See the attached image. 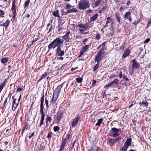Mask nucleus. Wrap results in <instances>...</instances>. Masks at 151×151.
<instances>
[{
	"instance_id": "nucleus-1",
	"label": "nucleus",
	"mask_w": 151,
	"mask_h": 151,
	"mask_svg": "<svg viewBox=\"0 0 151 151\" xmlns=\"http://www.w3.org/2000/svg\"><path fill=\"white\" fill-rule=\"evenodd\" d=\"M63 40L58 37L54 40L48 46L49 50H54L57 47H60L63 44Z\"/></svg>"
},
{
	"instance_id": "nucleus-2",
	"label": "nucleus",
	"mask_w": 151,
	"mask_h": 151,
	"mask_svg": "<svg viewBox=\"0 0 151 151\" xmlns=\"http://www.w3.org/2000/svg\"><path fill=\"white\" fill-rule=\"evenodd\" d=\"M89 7V2L86 0H81L78 4V8L81 10L88 8Z\"/></svg>"
},
{
	"instance_id": "nucleus-3",
	"label": "nucleus",
	"mask_w": 151,
	"mask_h": 151,
	"mask_svg": "<svg viewBox=\"0 0 151 151\" xmlns=\"http://www.w3.org/2000/svg\"><path fill=\"white\" fill-rule=\"evenodd\" d=\"M78 27L81 29H79V30L81 32V34H86V32H85V31H87L90 28V25L88 24H80L78 25Z\"/></svg>"
},
{
	"instance_id": "nucleus-4",
	"label": "nucleus",
	"mask_w": 151,
	"mask_h": 151,
	"mask_svg": "<svg viewBox=\"0 0 151 151\" xmlns=\"http://www.w3.org/2000/svg\"><path fill=\"white\" fill-rule=\"evenodd\" d=\"M121 130L119 129L114 127L111 129V131H110V135L113 137H115L119 135V132H120Z\"/></svg>"
},
{
	"instance_id": "nucleus-5",
	"label": "nucleus",
	"mask_w": 151,
	"mask_h": 151,
	"mask_svg": "<svg viewBox=\"0 0 151 151\" xmlns=\"http://www.w3.org/2000/svg\"><path fill=\"white\" fill-rule=\"evenodd\" d=\"M55 52L57 56H60V57H58L57 59L60 60H63V58L62 56L64 55L65 54L64 51L61 50L60 47H57L55 50Z\"/></svg>"
},
{
	"instance_id": "nucleus-6",
	"label": "nucleus",
	"mask_w": 151,
	"mask_h": 151,
	"mask_svg": "<svg viewBox=\"0 0 151 151\" xmlns=\"http://www.w3.org/2000/svg\"><path fill=\"white\" fill-rule=\"evenodd\" d=\"M70 136V135L68 134L66 138H63L60 147V151H63V150L67 141L69 140Z\"/></svg>"
},
{
	"instance_id": "nucleus-7",
	"label": "nucleus",
	"mask_w": 151,
	"mask_h": 151,
	"mask_svg": "<svg viewBox=\"0 0 151 151\" xmlns=\"http://www.w3.org/2000/svg\"><path fill=\"white\" fill-rule=\"evenodd\" d=\"M103 50L101 48L99 52L97 53L95 57V62H97L98 63L102 59L103 57L102 54L103 52Z\"/></svg>"
},
{
	"instance_id": "nucleus-8",
	"label": "nucleus",
	"mask_w": 151,
	"mask_h": 151,
	"mask_svg": "<svg viewBox=\"0 0 151 151\" xmlns=\"http://www.w3.org/2000/svg\"><path fill=\"white\" fill-rule=\"evenodd\" d=\"M71 33L70 31H67L65 35L63 36L62 38L66 42H70L71 39Z\"/></svg>"
},
{
	"instance_id": "nucleus-9",
	"label": "nucleus",
	"mask_w": 151,
	"mask_h": 151,
	"mask_svg": "<svg viewBox=\"0 0 151 151\" xmlns=\"http://www.w3.org/2000/svg\"><path fill=\"white\" fill-rule=\"evenodd\" d=\"M80 119V118L79 117V116L78 115L76 117L74 118L73 119L71 124L72 127H74L77 125Z\"/></svg>"
},
{
	"instance_id": "nucleus-10",
	"label": "nucleus",
	"mask_w": 151,
	"mask_h": 151,
	"mask_svg": "<svg viewBox=\"0 0 151 151\" xmlns=\"http://www.w3.org/2000/svg\"><path fill=\"white\" fill-rule=\"evenodd\" d=\"M62 86L63 84H61L59 86H58L55 89L53 94L58 95L60 92Z\"/></svg>"
},
{
	"instance_id": "nucleus-11",
	"label": "nucleus",
	"mask_w": 151,
	"mask_h": 151,
	"mask_svg": "<svg viewBox=\"0 0 151 151\" xmlns=\"http://www.w3.org/2000/svg\"><path fill=\"white\" fill-rule=\"evenodd\" d=\"M124 17L126 19H128L130 22H132V19L130 12H128L125 13L124 15Z\"/></svg>"
},
{
	"instance_id": "nucleus-12",
	"label": "nucleus",
	"mask_w": 151,
	"mask_h": 151,
	"mask_svg": "<svg viewBox=\"0 0 151 151\" xmlns=\"http://www.w3.org/2000/svg\"><path fill=\"white\" fill-rule=\"evenodd\" d=\"M41 117L40 121L39 127H40L43 124V121L44 119L45 114L44 113L41 114Z\"/></svg>"
},
{
	"instance_id": "nucleus-13",
	"label": "nucleus",
	"mask_w": 151,
	"mask_h": 151,
	"mask_svg": "<svg viewBox=\"0 0 151 151\" xmlns=\"http://www.w3.org/2000/svg\"><path fill=\"white\" fill-rule=\"evenodd\" d=\"M130 51L129 50H126L124 53L122 55V58H125L127 56H129L130 54Z\"/></svg>"
},
{
	"instance_id": "nucleus-14",
	"label": "nucleus",
	"mask_w": 151,
	"mask_h": 151,
	"mask_svg": "<svg viewBox=\"0 0 151 151\" xmlns=\"http://www.w3.org/2000/svg\"><path fill=\"white\" fill-rule=\"evenodd\" d=\"M132 141V139L130 138H128L124 143V145L129 147V146H131V142Z\"/></svg>"
},
{
	"instance_id": "nucleus-15",
	"label": "nucleus",
	"mask_w": 151,
	"mask_h": 151,
	"mask_svg": "<svg viewBox=\"0 0 151 151\" xmlns=\"http://www.w3.org/2000/svg\"><path fill=\"white\" fill-rule=\"evenodd\" d=\"M10 21L8 20H6V21L5 23H3L2 24H1L0 26H3L5 27V30H6L8 27V26H9L10 23Z\"/></svg>"
},
{
	"instance_id": "nucleus-16",
	"label": "nucleus",
	"mask_w": 151,
	"mask_h": 151,
	"mask_svg": "<svg viewBox=\"0 0 151 151\" xmlns=\"http://www.w3.org/2000/svg\"><path fill=\"white\" fill-rule=\"evenodd\" d=\"M12 9L14 13V14H15L16 13V9L15 7V1L13 0V3L12 5Z\"/></svg>"
},
{
	"instance_id": "nucleus-17",
	"label": "nucleus",
	"mask_w": 151,
	"mask_h": 151,
	"mask_svg": "<svg viewBox=\"0 0 151 151\" xmlns=\"http://www.w3.org/2000/svg\"><path fill=\"white\" fill-rule=\"evenodd\" d=\"M107 21L106 22V25L104 26V28L107 27V24L110 22L112 20V19L110 17H108L107 18Z\"/></svg>"
},
{
	"instance_id": "nucleus-18",
	"label": "nucleus",
	"mask_w": 151,
	"mask_h": 151,
	"mask_svg": "<svg viewBox=\"0 0 151 151\" xmlns=\"http://www.w3.org/2000/svg\"><path fill=\"white\" fill-rule=\"evenodd\" d=\"M140 66V64L139 63H137L133 64L132 66V69L135 70L138 68Z\"/></svg>"
},
{
	"instance_id": "nucleus-19",
	"label": "nucleus",
	"mask_w": 151,
	"mask_h": 151,
	"mask_svg": "<svg viewBox=\"0 0 151 151\" xmlns=\"http://www.w3.org/2000/svg\"><path fill=\"white\" fill-rule=\"evenodd\" d=\"M78 11L77 10L74 8L73 6L72 8H70L67 10V13L76 12Z\"/></svg>"
},
{
	"instance_id": "nucleus-20",
	"label": "nucleus",
	"mask_w": 151,
	"mask_h": 151,
	"mask_svg": "<svg viewBox=\"0 0 151 151\" xmlns=\"http://www.w3.org/2000/svg\"><path fill=\"white\" fill-rule=\"evenodd\" d=\"M107 144L111 146L112 145L114 144L115 143L114 139H109L108 140L107 142Z\"/></svg>"
},
{
	"instance_id": "nucleus-21",
	"label": "nucleus",
	"mask_w": 151,
	"mask_h": 151,
	"mask_svg": "<svg viewBox=\"0 0 151 151\" xmlns=\"http://www.w3.org/2000/svg\"><path fill=\"white\" fill-rule=\"evenodd\" d=\"M98 17V14L97 13L95 14L92 17H91L90 18V21L91 22H93L96 20V19Z\"/></svg>"
},
{
	"instance_id": "nucleus-22",
	"label": "nucleus",
	"mask_w": 151,
	"mask_h": 151,
	"mask_svg": "<svg viewBox=\"0 0 151 151\" xmlns=\"http://www.w3.org/2000/svg\"><path fill=\"white\" fill-rule=\"evenodd\" d=\"M56 101L55 100H53V99H52L50 102L49 106H50V107L54 106L56 104Z\"/></svg>"
},
{
	"instance_id": "nucleus-23",
	"label": "nucleus",
	"mask_w": 151,
	"mask_h": 151,
	"mask_svg": "<svg viewBox=\"0 0 151 151\" xmlns=\"http://www.w3.org/2000/svg\"><path fill=\"white\" fill-rule=\"evenodd\" d=\"M43 103L44 101H41V103L40 104V112L41 114L44 113L43 112Z\"/></svg>"
},
{
	"instance_id": "nucleus-24",
	"label": "nucleus",
	"mask_w": 151,
	"mask_h": 151,
	"mask_svg": "<svg viewBox=\"0 0 151 151\" xmlns=\"http://www.w3.org/2000/svg\"><path fill=\"white\" fill-rule=\"evenodd\" d=\"M63 114V113L61 111H59L58 112L57 116V119L59 121L60 119Z\"/></svg>"
},
{
	"instance_id": "nucleus-25",
	"label": "nucleus",
	"mask_w": 151,
	"mask_h": 151,
	"mask_svg": "<svg viewBox=\"0 0 151 151\" xmlns=\"http://www.w3.org/2000/svg\"><path fill=\"white\" fill-rule=\"evenodd\" d=\"M8 58H2L1 60V62L3 64H5L8 61Z\"/></svg>"
},
{
	"instance_id": "nucleus-26",
	"label": "nucleus",
	"mask_w": 151,
	"mask_h": 151,
	"mask_svg": "<svg viewBox=\"0 0 151 151\" xmlns=\"http://www.w3.org/2000/svg\"><path fill=\"white\" fill-rule=\"evenodd\" d=\"M59 12L58 10H57L56 11H54L52 12V14L55 17H60L59 15Z\"/></svg>"
},
{
	"instance_id": "nucleus-27",
	"label": "nucleus",
	"mask_w": 151,
	"mask_h": 151,
	"mask_svg": "<svg viewBox=\"0 0 151 151\" xmlns=\"http://www.w3.org/2000/svg\"><path fill=\"white\" fill-rule=\"evenodd\" d=\"M103 120L104 119L102 118H101L99 119L98 120L96 124L95 125L96 126H100Z\"/></svg>"
},
{
	"instance_id": "nucleus-28",
	"label": "nucleus",
	"mask_w": 151,
	"mask_h": 151,
	"mask_svg": "<svg viewBox=\"0 0 151 151\" xmlns=\"http://www.w3.org/2000/svg\"><path fill=\"white\" fill-rule=\"evenodd\" d=\"M112 84V85L116 84L118 85L119 83V80L117 79H115L111 82Z\"/></svg>"
},
{
	"instance_id": "nucleus-29",
	"label": "nucleus",
	"mask_w": 151,
	"mask_h": 151,
	"mask_svg": "<svg viewBox=\"0 0 151 151\" xmlns=\"http://www.w3.org/2000/svg\"><path fill=\"white\" fill-rule=\"evenodd\" d=\"M101 0H97L95 2L94 6L95 7H97L99 5V4H100L101 2Z\"/></svg>"
},
{
	"instance_id": "nucleus-30",
	"label": "nucleus",
	"mask_w": 151,
	"mask_h": 151,
	"mask_svg": "<svg viewBox=\"0 0 151 151\" xmlns=\"http://www.w3.org/2000/svg\"><path fill=\"white\" fill-rule=\"evenodd\" d=\"M6 82L4 81L0 85V93L4 86Z\"/></svg>"
},
{
	"instance_id": "nucleus-31",
	"label": "nucleus",
	"mask_w": 151,
	"mask_h": 151,
	"mask_svg": "<svg viewBox=\"0 0 151 151\" xmlns=\"http://www.w3.org/2000/svg\"><path fill=\"white\" fill-rule=\"evenodd\" d=\"M18 104V103H17L16 104H12V109L13 111H14L15 110Z\"/></svg>"
},
{
	"instance_id": "nucleus-32",
	"label": "nucleus",
	"mask_w": 151,
	"mask_h": 151,
	"mask_svg": "<svg viewBox=\"0 0 151 151\" xmlns=\"http://www.w3.org/2000/svg\"><path fill=\"white\" fill-rule=\"evenodd\" d=\"M116 17V19L117 21L119 22H120V20L121 18L120 17L119 15L117 14H115Z\"/></svg>"
},
{
	"instance_id": "nucleus-33",
	"label": "nucleus",
	"mask_w": 151,
	"mask_h": 151,
	"mask_svg": "<svg viewBox=\"0 0 151 151\" xmlns=\"http://www.w3.org/2000/svg\"><path fill=\"white\" fill-rule=\"evenodd\" d=\"M52 120L51 118L49 116H47L46 119V125H47L48 122H50Z\"/></svg>"
},
{
	"instance_id": "nucleus-34",
	"label": "nucleus",
	"mask_w": 151,
	"mask_h": 151,
	"mask_svg": "<svg viewBox=\"0 0 151 151\" xmlns=\"http://www.w3.org/2000/svg\"><path fill=\"white\" fill-rule=\"evenodd\" d=\"M48 99L49 98L47 97H46L45 99V104L47 108H48L49 106H49V105L48 104Z\"/></svg>"
},
{
	"instance_id": "nucleus-35",
	"label": "nucleus",
	"mask_w": 151,
	"mask_h": 151,
	"mask_svg": "<svg viewBox=\"0 0 151 151\" xmlns=\"http://www.w3.org/2000/svg\"><path fill=\"white\" fill-rule=\"evenodd\" d=\"M30 0H26L24 4V8L27 7L29 4Z\"/></svg>"
},
{
	"instance_id": "nucleus-36",
	"label": "nucleus",
	"mask_w": 151,
	"mask_h": 151,
	"mask_svg": "<svg viewBox=\"0 0 151 151\" xmlns=\"http://www.w3.org/2000/svg\"><path fill=\"white\" fill-rule=\"evenodd\" d=\"M58 97V95L53 94V96L52 97V99H53V100L55 101H57V100Z\"/></svg>"
},
{
	"instance_id": "nucleus-37",
	"label": "nucleus",
	"mask_w": 151,
	"mask_h": 151,
	"mask_svg": "<svg viewBox=\"0 0 151 151\" xmlns=\"http://www.w3.org/2000/svg\"><path fill=\"white\" fill-rule=\"evenodd\" d=\"M128 147L124 145L123 147H122V151H127V148Z\"/></svg>"
},
{
	"instance_id": "nucleus-38",
	"label": "nucleus",
	"mask_w": 151,
	"mask_h": 151,
	"mask_svg": "<svg viewBox=\"0 0 151 151\" xmlns=\"http://www.w3.org/2000/svg\"><path fill=\"white\" fill-rule=\"evenodd\" d=\"M101 37L99 33H97L96 35L95 38L97 40H99L100 39Z\"/></svg>"
},
{
	"instance_id": "nucleus-39",
	"label": "nucleus",
	"mask_w": 151,
	"mask_h": 151,
	"mask_svg": "<svg viewBox=\"0 0 151 151\" xmlns=\"http://www.w3.org/2000/svg\"><path fill=\"white\" fill-rule=\"evenodd\" d=\"M91 151H100V150L98 147H95L94 148H92Z\"/></svg>"
},
{
	"instance_id": "nucleus-40",
	"label": "nucleus",
	"mask_w": 151,
	"mask_h": 151,
	"mask_svg": "<svg viewBox=\"0 0 151 151\" xmlns=\"http://www.w3.org/2000/svg\"><path fill=\"white\" fill-rule=\"evenodd\" d=\"M89 45H86L82 47V49L85 52L88 48Z\"/></svg>"
},
{
	"instance_id": "nucleus-41",
	"label": "nucleus",
	"mask_w": 151,
	"mask_h": 151,
	"mask_svg": "<svg viewBox=\"0 0 151 151\" xmlns=\"http://www.w3.org/2000/svg\"><path fill=\"white\" fill-rule=\"evenodd\" d=\"M83 80L82 78H76V80L78 82V83H80Z\"/></svg>"
},
{
	"instance_id": "nucleus-42",
	"label": "nucleus",
	"mask_w": 151,
	"mask_h": 151,
	"mask_svg": "<svg viewBox=\"0 0 151 151\" xmlns=\"http://www.w3.org/2000/svg\"><path fill=\"white\" fill-rule=\"evenodd\" d=\"M4 14V11L2 10H0V16L1 17H4V16H2V15H3Z\"/></svg>"
},
{
	"instance_id": "nucleus-43",
	"label": "nucleus",
	"mask_w": 151,
	"mask_h": 151,
	"mask_svg": "<svg viewBox=\"0 0 151 151\" xmlns=\"http://www.w3.org/2000/svg\"><path fill=\"white\" fill-rule=\"evenodd\" d=\"M53 129L55 132H57L60 129V127L58 126H56L54 127Z\"/></svg>"
},
{
	"instance_id": "nucleus-44",
	"label": "nucleus",
	"mask_w": 151,
	"mask_h": 151,
	"mask_svg": "<svg viewBox=\"0 0 151 151\" xmlns=\"http://www.w3.org/2000/svg\"><path fill=\"white\" fill-rule=\"evenodd\" d=\"M99 65L98 63H97V64L95 65L93 68V71H95L98 68V67L99 66Z\"/></svg>"
},
{
	"instance_id": "nucleus-45",
	"label": "nucleus",
	"mask_w": 151,
	"mask_h": 151,
	"mask_svg": "<svg viewBox=\"0 0 151 151\" xmlns=\"http://www.w3.org/2000/svg\"><path fill=\"white\" fill-rule=\"evenodd\" d=\"M142 105L145 107H147L148 106V104L147 102H142Z\"/></svg>"
},
{
	"instance_id": "nucleus-46",
	"label": "nucleus",
	"mask_w": 151,
	"mask_h": 151,
	"mask_svg": "<svg viewBox=\"0 0 151 151\" xmlns=\"http://www.w3.org/2000/svg\"><path fill=\"white\" fill-rule=\"evenodd\" d=\"M70 8H72V6L70 5L69 4H68L66 5V9H69Z\"/></svg>"
},
{
	"instance_id": "nucleus-47",
	"label": "nucleus",
	"mask_w": 151,
	"mask_h": 151,
	"mask_svg": "<svg viewBox=\"0 0 151 151\" xmlns=\"http://www.w3.org/2000/svg\"><path fill=\"white\" fill-rule=\"evenodd\" d=\"M109 29L111 30V34H112V35L114 33V29L113 27V26H111V27Z\"/></svg>"
},
{
	"instance_id": "nucleus-48",
	"label": "nucleus",
	"mask_w": 151,
	"mask_h": 151,
	"mask_svg": "<svg viewBox=\"0 0 151 151\" xmlns=\"http://www.w3.org/2000/svg\"><path fill=\"white\" fill-rule=\"evenodd\" d=\"M47 76V73H45L44 74H43L41 78L39 80H41V79H43L44 78H45V77H46Z\"/></svg>"
},
{
	"instance_id": "nucleus-49",
	"label": "nucleus",
	"mask_w": 151,
	"mask_h": 151,
	"mask_svg": "<svg viewBox=\"0 0 151 151\" xmlns=\"http://www.w3.org/2000/svg\"><path fill=\"white\" fill-rule=\"evenodd\" d=\"M122 138L121 137H119L117 138H116L115 139H114L115 143L117 141H119Z\"/></svg>"
},
{
	"instance_id": "nucleus-50",
	"label": "nucleus",
	"mask_w": 151,
	"mask_h": 151,
	"mask_svg": "<svg viewBox=\"0 0 151 151\" xmlns=\"http://www.w3.org/2000/svg\"><path fill=\"white\" fill-rule=\"evenodd\" d=\"M112 85H113L112 84V83H111V82L110 83L108 84H107L106 85H105L104 86V87L105 88H106L108 87H109Z\"/></svg>"
},
{
	"instance_id": "nucleus-51",
	"label": "nucleus",
	"mask_w": 151,
	"mask_h": 151,
	"mask_svg": "<svg viewBox=\"0 0 151 151\" xmlns=\"http://www.w3.org/2000/svg\"><path fill=\"white\" fill-rule=\"evenodd\" d=\"M135 70L132 69L129 70V73L131 75H132L134 73V71Z\"/></svg>"
},
{
	"instance_id": "nucleus-52",
	"label": "nucleus",
	"mask_w": 151,
	"mask_h": 151,
	"mask_svg": "<svg viewBox=\"0 0 151 151\" xmlns=\"http://www.w3.org/2000/svg\"><path fill=\"white\" fill-rule=\"evenodd\" d=\"M58 31L59 32L62 30L63 29V27L62 26H58Z\"/></svg>"
},
{
	"instance_id": "nucleus-53",
	"label": "nucleus",
	"mask_w": 151,
	"mask_h": 151,
	"mask_svg": "<svg viewBox=\"0 0 151 151\" xmlns=\"http://www.w3.org/2000/svg\"><path fill=\"white\" fill-rule=\"evenodd\" d=\"M123 78L125 81H129V79L125 75H123Z\"/></svg>"
},
{
	"instance_id": "nucleus-54",
	"label": "nucleus",
	"mask_w": 151,
	"mask_h": 151,
	"mask_svg": "<svg viewBox=\"0 0 151 151\" xmlns=\"http://www.w3.org/2000/svg\"><path fill=\"white\" fill-rule=\"evenodd\" d=\"M88 40V38H86L84 39L83 41V44L85 45L86 44V42Z\"/></svg>"
},
{
	"instance_id": "nucleus-55",
	"label": "nucleus",
	"mask_w": 151,
	"mask_h": 151,
	"mask_svg": "<svg viewBox=\"0 0 151 151\" xmlns=\"http://www.w3.org/2000/svg\"><path fill=\"white\" fill-rule=\"evenodd\" d=\"M150 38H147L146 40H145L144 41V43H148L150 41Z\"/></svg>"
},
{
	"instance_id": "nucleus-56",
	"label": "nucleus",
	"mask_w": 151,
	"mask_h": 151,
	"mask_svg": "<svg viewBox=\"0 0 151 151\" xmlns=\"http://www.w3.org/2000/svg\"><path fill=\"white\" fill-rule=\"evenodd\" d=\"M22 90V88H19L17 89L16 91L18 92H19L20 91H21Z\"/></svg>"
},
{
	"instance_id": "nucleus-57",
	"label": "nucleus",
	"mask_w": 151,
	"mask_h": 151,
	"mask_svg": "<svg viewBox=\"0 0 151 151\" xmlns=\"http://www.w3.org/2000/svg\"><path fill=\"white\" fill-rule=\"evenodd\" d=\"M85 52V51L82 49L80 51V55H82Z\"/></svg>"
},
{
	"instance_id": "nucleus-58",
	"label": "nucleus",
	"mask_w": 151,
	"mask_h": 151,
	"mask_svg": "<svg viewBox=\"0 0 151 151\" xmlns=\"http://www.w3.org/2000/svg\"><path fill=\"white\" fill-rule=\"evenodd\" d=\"M136 60L135 59H134L132 60L131 62L132 63H133V64L138 63L137 62H136Z\"/></svg>"
},
{
	"instance_id": "nucleus-59",
	"label": "nucleus",
	"mask_w": 151,
	"mask_h": 151,
	"mask_svg": "<svg viewBox=\"0 0 151 151\" xmlns=\"http://www.w3.org/2000/svg\"><path fill=\"white\" fill-rule=\"evenodd\" d=\"M38 39V38L37 37L36 38H35V39L32 40V43H34V42H36L37 40Z\"/></svg>"
},
{
	"instance_id": "nucleus-60",
	"label": "nucleus",
	"mask_w": 151,
	"mask_h": 151,
	"mask_svg": "<svg viewBox=\"0 0 151 151\" xmlns=\"http://www.w3.org/2000/svg\"><path fill=\"white\" fill-rule=\"evenodd\" d=\"M34 134H35V132H33L32 133L30 136H29V139H31V137L34 136Z\"/></svg>"
},
{
	"instance_id": "nucleus-61",
	"label": "nucleus",
	"mask_w": 151,
	"mask_h": 151,
	"mask_svg": "<svg viewBox=\"0 0 151 151\" xmlns=\"http://www.w3.org/2000/svg\"><path fill=\"white\" fill-rule=\"evenodd\" d=\"M119 77L120 78H121L122 77V72L121 71L119 73Z\"/></svg>"
},
{
	"instance_id": "nucleus-62",
	"label": "nucleus",
	"mask_w": 151,
	"mask_h": 151,
	"mask_svg": "<svg viewBox=\"0 0 151 151\" xmlns=\"http://www.w3.org/2000/svg\"><path fill=\"white\" fill-rule=\"evenodd\" d=\"M44 101V95H43L41 99V101Z\"/></svg>"
},
{
	"instance_id": "nucleus-63",
	"label": "nucleus",
	"mask_w": 151,
	"mask_h": 151,
	"mask_svg": "<svg viewBox=\"0 0 151 151\" xmlns=\"http://www.w3.org/2000/svg\"><path fill=\"white\" fill-rule=\"evenodd\" d=\"M138 23V22H137L136 21L133 22V24L134 25H137Z\"/></svg>"
},
{
	"instance_id": "nucleus-64",
	"label": "nucleus",
	"mask_w": 151,
	"mask_h": 151,
	"mask_svg": "<svg viewBox=\"0 0 151 151\" xmlns=\"http://www.w3.org/2000/svg\"><path fill=\"white\" fill-rule=\"evenodd\" d=\"M151 24V19H150L148 22L147 25H148L149 24Z\"/></svg>"
}]
</instances>
